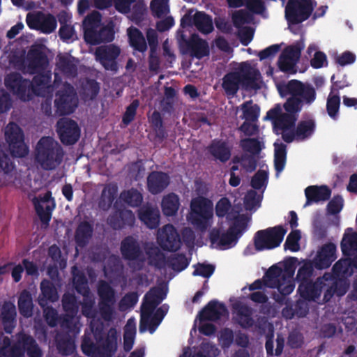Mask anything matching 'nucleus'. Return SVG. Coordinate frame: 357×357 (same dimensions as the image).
<instances>
[{"label": "nucleus", "mask_w": 357, "mask_h": 357, "mask_svg": "<svg viewBox=\"0 0 357 357\" xmlns=\"http://www.w3.org/2000/svg\"><path fill=\"white\" fill-rule=\"evenodd\" d=\"M277 89L281 97H290L283 105L275 104L269 109L264 120L271 121L274 132L277 135L281 132L282 139L287 143L294 139L304 141L310 138L316 128L313 119L301 121L296 128L295 126L303 105H310L316 100L314 87L309 83L291 79L278 83Z\"/></svg>", "instance_id": "obj_1"}, {"label": "nucleus", "mask_w": 357, "mask_h": 357, "mask_svg": "<svg viewBox=\"0 0 357 357\" xmlns=\"http://www.w3.org/2000/svg\"><path fill=\"white\" fill-rule=\"evenodd\" d=\"M64 151L62 146L52 137H43L38 142L36 161L45 170H53L63 161Z\"/></svg>", "instance_id": "obj_2"}, {"label": "nucleus", "mask_w": 357, "mask_h": 357, "mask_svg": "<svg viewBox=\"0 0 357 357\" xmlns=\"http://www.w3.org/2000/svg\"><path fill=\"white\" fill-rule=\"evenodd\" d=\"M246 227L245 219L238 218L225 232H222L220 228L212 229L208 234L209 240L211 244H216L222 250L230 248L236 244Z\"/></svg>", "instance_id": "obj_3"}, {"label": "nucleus", "mask_w": 357, "mask_h": 357, "mask_svg": "<svg viewBox=\"0 0 357 357\" xmlns=\"http://www.w3.org/2000/svg\"><path fill=\"white\" fill-rule=\"evenodd\" d=\"M317 3L314 0H288L284 17L290 27L301 24L312 15Z\"/></svg>", "instance_id": "obj_4"}, {"label": "nucleus", "mask_w": 357, "mask_h": 357, "mask_svg": "<svg viewBox=\"0 0 357 357\" xmlns=\"http://www.w3.org/2000/svg\"><path fill=\"white\" fill-rule=\"evenodd\" d=\"M213 215V209L208 199L200 197L191 201L190 220L196 229L201 231H206Z\"/></svg>", "instance_id": "obj_5"}, {"label": "nucleus", "mask_w": 357, "mask_h": 357, "mask_svg": "<svg viewBox=\"0 0 357 357\" xmlns=\"http://www.w3.org/2000/svg\"><path fill=\"white\" fill-rule=\"evenodd\" d=\"M287 230L282 225L257 231L254 236L256 250H272L280 246Z\"/></svg>", "instance_id": "obj_6"}, {"label": "nucleus", "mask_w": 357, "mask_h": 357, "mask_svg": "<svg viewBox=\"0 0 357 357\" xmlns=\"http://www.w3.org/2000/svg\"><path fill=\"white\" fill-rule=\"evenodd\" d=\"M122 258L129 261V266L137 270L142 269L146 259L137 240L132 236H126L121 242Z\"/></svg>", "instance_id": "obj_7"}, {"label": "nucleus", "mask_w": 357, "mask_h": 357, "mask_svg": "<svg viewBox=\"0 0 357 357\" xmlns=\"http://www.w3.org/2000/svg\"><path fill=\"white\" fill-rule=\"evenodd\" d=\"M78 105V99L74 87L68 83L55 93L56 112L60 115H68L74 112Z\"/></svg>", "instance_id": "obj_8"}, {"label": "nucleus", "mask_w": 357, "mask_h": 357, "mask_svg": "<svg viewBox=\"0 0 357 357\" xmlns=\"http://www.w3.org/2000/svg\"><path fill=\"white\" fill-rule=\"evenodd\" d=\"M5 139L13 157L24 158L29 153V147L24 143L22 128L15 123H9L5 128Z\"/></svg>", "instance_id": "obj_9"}, {"label": "nucleus", "mask_w": 357, "mask_h": 357, "mask_svg": "<svg viewBox=\"0 0 357 357\" xmlns=\"http://www.w3.org/2000/svg\"><path fill=\"white\" fill-rule=\"evenodd\" d=\"M99 296L98 309L101 317L105 321H110L116 303V292L114 289L105 280H100L97 287Z\"/></svg>", "instance_id": "obj_10"}, {"label": "nucleus", "mask_w": 357, "mask_h": 357, "mask_svg": "<svg viewBox=\"0 0 357 357\" xmlns=\"http://www.w3.org/2000/svg\"><path fill=\"white\" fill-rule=\"evenodd\" d=\"M303 46L299 43L289 45L280 55L277 65L279 70L287 75L297 73L296 64L301 57Z\"/></svg>", "instance_id": "obj_11"}, {"label": "nucleus", "mask_w": 357, "mask_h": 357, "mask_svg": "<svg viewBox=\"0 0 357 357\" xmlns=\"http://www.w3.org/2000/svg\"><path fill=\"white\" fill-rule=\"evenodd\" d=\"M26 23L31 29L40 31L46 34L54 31L57 26L56 19L53 15L41 11L28 13Z\"/></svg>", "instance_id": "obj_12"}, {"label": "nucleus", "mask_w": 357, "mask_h": 357, "mask_svg": "<svg viewBox=\"0 0 357 357\" xmlns=\"http://www.w3.org/2000/svg\"><path fill=\"white\" fill-rule=\"evenodd\" d=\"M61 142L66 146L75 144L79 139L81 130L77 123L69 118H61L56 125Z\"/></svg>", "instance_id": "obj_13"}, {"label": "nucleus", "mask_w": 357, "mask_h": 357, "mask_svg": "<svg viewBox=\"0 0 357 357\" xmlns=\"http://www.w3.org/2000/svg\"><path fill=\"white\" fill-rule=\"evenodd\" d=\"M181 50L183 54L201 59L210 54L209 46L206 40L193 33L188 39H183L181 43Z\"/></svg>", "instance_id": "obj_14"}, {"label": "nucleus", "mask_w": 357, "mask_h": 357, "mask_svg": "<svg viewBox=\"0 0 357 357\" xmlns=\"http://www.w3.org/2000/svg\"><path fill=\"white\" fill-rule=\"evenodd\" d=\"M120 53L121 50L118 46L109 44L97 47L95 56L105 70L116 72L119 68L116 59Z\"/></svg>", "instance_id": "obj_15"}, {"label": "nucleus", "mask_w": 357, "mask_h": 357, "mask_svg": "<svg viewBox=\"0 0 357 357\" xmlns=\"http://www.w3.org/2000/svg\"><path fill=\"white\" fill-rule=\"evenodd\" d=\"M157 241L165 251L176 252L181 246V240L176 229L171 224L165 225L158 231Z\"/></svg>", "instance_id": "obj_16"}, {"label": "nucleus", "mask_w": 357, "mask_h": 357, "mask_svg": "<svg viewBox=\"0 0 357 357\" xmlns=\"http://www.w3.org/2000/svg\"><path fill=\"white\" fill-rule=\"evenodd\" d=\"M331 277L330 273H325L322 277L317 278L314 282L310 280L305 283H300L297 290L300 296L308 301L319 298L326 286L325 281L331 280Z\"/></svg>", "instance_id": "obj_17"}, {"label": "nucleus", "mask_w": 357, "mask_h": 357, "mask_svg": "<svg viewBox=\"0 0 357 357\" xmlns=\"http://www.w3.org/2000/svg\"><path fill=\"white\" fill-rule=\"evenodd\" d=\"M4 84L8 90L22 100H26L27 91L31 86L30 80L24 78L20 73L17 72L8 74L5 77Z\"/></svg>", "instance_id": "obj_18"}, {"label": "nucleus", "mask_w": 357, "mask_h": 357, "mask_svg": "<svg viewBox=\"0 0 357 357\" xmlns=\"http://www.w3.org/2000/svg\"><path fill=\"white\" fill-rule=\"evenodd\" d=\"M136 221L135 213L126 208L115 209L107 218V224L114 230L132 228Z\"/></svg>", "instance_id": "obj_19"}, {"label": "nucleus", "mask_w": 357, "mask_h": 357, "mask_svg": "<svg viewBox=\"0 0 357 357\" xmlns=\"http://www.w3.org/2000/svg\"><path fill=\"white\" fill-rule=\"evenodd\" d=\"M241 86L245 89H258L260 88L258 81L261 78L260 71L248 61L242 62L236 70Z\"/></svg>", "instance_id": "obj_20"}, {"label": "nucleus", "mask_w": 357, "mask_h": 357, "mask_svg": "<svg viewBox=\"0 0 357 357\" xmlns=\"http://www.w3.org/2000/svg\"><path fill=\"white\" fill-rule=\"evenodd\" d=\"M226 313H227V310L224 303H219L216 300H212L199 311L197 318L200 322L205 321H215Z\"/></svg>", "instance_id": "obj_21"}, {"label": "nucleus", "mask_w": 357, "mask_h": 357, "mask_svg": "<svg viewBox=\"0 0 357 357\" xmlns=\"http://www.w3.org/2000/svg\"><path fill=\"white\" fill-rule=\"evenodd\" d=\"M335 259L336 245L333 243H328L321 248L312 263L314 268L322 270L330 267Z\"/></svg>", "instance_id": "obj_22"}, {"label": "nucleus", "mask_w": 357, "mask_h": 357, "mask_svg": "<svg viewBox=\"0 0 357 357\" xmlns=\"http://www.w3.org/2000/svg\"><path fill=\"white\" fill-rule=\"evenodd\" d=\"M17 311L15 304L5 301L0 308V319L3 330L7 334H11L16 326Z\"/></svg>", "instance_id": "obj_23"}, {"label": "nucleus", "mask_w": 357, "mask_h": 357, "mask_svg": "<svg viewBox=\"0 0 357 357\" xmlns=\"http://www.w3.org/2000/svg\"><path fill=\"white\" fill-rule=\"evenodd\" d=\"M139 220L149 229H156L160 224V213L159 209L151 204H146L137 211Z\"/></svg>", "instance_id": "obj_24"}, {"label": "nucleus", "mask_w": 357, "mask_h": 357, "mask_svg": "<svg viewBox=\"0 0 357 357\" xmlns=\"http://www.w3.org/2000/svg\"><path fill=\"white\" fill-rule=\"evenodd\" d=\"M28 68L35 73L43 70L48 63V59L40 45L32 46L27 54Z\"/></svg>", "instance_id": "obj_25"}, {"label": "nucleus", "mask_w": 357, "mask_h": 357, "mask_svg": "<svg viewBox=\"0 0 357 357\" xmlns=\"http://www.w3.org/2000/svg\"><path fill=\"white\" fill-rule=\"evenodd\" d=\"M170 178L167 173L151 172L147 176V188L152 195L161 193L169 184Z\"/></svg>", "instance_id": "obj_26"}, {"label": "nucleus", "mask_w": 357, "mask_h": 357, "mask_svg": "<svg viewBox=\"0 0 357 357\" xmlns=\"http://www.w3.org/2000/svg\"><path fill=\"white\" fill-rule=\"evenodd\" d=\"M305 195L306 202L304 206H307L328 200L331 196V190L326 185H310L305 189Z\"/></svg>", "instance_id": "obj_27"}, {"label": "nucleus", "mask_w": 357, "mask_h": 357, "mask_svg": "<svg viewBox=\"0 0 357 357\" xmlns=\"http://www.w3.org/2000/svg\"><path fill=\"white\" fill-rule=\"evenodd\" d=\"M0 357H24L21 331L16 334V342L11 344V340L6 337L3 347L0 349Z\"/></svg>", "instance_id": "obj_28"}, {"label": "nucleus", "mask_w": 357, "mask_h": 357, "mask_svg": "<svg viewBox=\"0 0 357 357\" xmlns=\"http://www.w3.org/2000/svg\"><path fill=\"white\" fill-rule=\"evenodd\" d=\"M166 297V294L162 289L159 287H153L146 293L141 308L144 309L149 312H153L156 307Z\"/></svg>", "instance_id": "obj_29"}, {"label": "nucleus", "mask_w": 357, "mask_h": 357, "mask_svg": "<svg viewBox=\"0 0 357 357\" xmlns=\"http://www.w3.org/2000/svg\"><path fill=\"white\" fill-rule=\"evenodd\" d=\"M93 232V227L89 222H81L76 228L75 233L76 245L81 248L86 247L92 238Z\"/></svg>", "instance_id": "obj_30"}, {"label": "nucleus", "mask_w": 357, "mask_h": 357, "mask_svg": "<svg viewBox=\"0 0 357 357\" xmlns=\"http://www.w3.org/2000/svg\"><path fill=\"white\" fill-rule=\"evenodd\" d=\"M40 291L38 304L43 307L47 305L48 301L54 303L59 298L56 289L49 280L44 279L41 281Z\"/></svg>", "instance_id": "obj_31"}, {"label": "nucleus", "mask_w": 357, "mask_h": 357, "mask_svg": "<svg viewBox=\"0 0 357 357\" xmlns=\"http://www.w3.org/2000/svg\"><path fill=\"white\" fill-rule=\"evenodd\" d=\"M241 85V82L236 70L227 73L222 78V87L228 96H235Z\"/></svg>", "instance_id": "obj_32"}, {"label": "nucleus", "mask_w": 357, "mask_h": 357, "mask_svg": "<svg viewBox=\"0 0 357 357\" xmlns=\"http://www.w3.org/2000/svg\"><path fill=\"white\" fill-rule=\"evenodd\" d=\"M114 38V31L112 26L99 27L86 42L92 45L102 43L112 42Z\"/></svg>", "instance_id": "obj_33"}, {"label": "nucleus", "mask_w": 357, "mask_h": 357, "mask_svg": "<svg viewBox=\"0 0 357 357\" xmlns=\"http://www.w3.org/2000/svg\"><path fill=\"white\" fill-rule=\"evenodd\" d=\"M57 68L66 76L75 77L77 75V66L72 56L59 55L57 56Z\"/></svg>", "instance_id": "obj_34"}, {"label": "nucleus", "mask_w": 357, "mask_h": 357, "mask_svg": "<svg viewBox=\"0 0 357 357\" xmlns=\"http://www.w3.org/2000/svg\"><path fill=\"white\" fill-rule=\"evenodd\" d=\"M20 314L25 317L30 318L33 314V303L31 294L26 289H24L20 294L17 301Z\"/></svg>", "instance_id": "obj_35"}, {"label": "nucleus", "mask_w": 357, "mask_h": 357, "mask_svg": "<svg viewBox=\"0 0 357 357\" xmlns=\"http://www.w3.org/2000/svg\"><path fill=\"white\" fill-rule=\"evenodd\" d=\"M274 331L273 329L271 328L268 333L266 335V342H265V349L266 351V354L268 356H272L273 355L276 356H280L284 349V338L282 336V335L278 334L276 338V349L274 352Z\"/></svg>", "instance_id": "obj_36"}, {"label": "nucleus", "mask_w": 357, "mask_h": 357, "mask_svg": "<svg viewBox=\"0 0 357 357\" xmlns=\"http://www.w3.org/2000/svg\"><path fill=\"white\" fill-rule=\"evenodd\" d=\"M287 275V274L283 272L280 267L277 265H273L268 269L264 276L265 279V286L275 289L281 280L285 281Z\"/></svg>", "instance_id": "obj_37"}, {"label": "nucleus", "mask_w": 357, "mask_h": 357, "mask_svg": "<svg viewBox=\"0 0 357 357\" xmlns=\"http://www.w3.org/2000/svg\"><path fill=\"white\" fill-rule=\"evenodd\" d=\"M101 15L97 11L88 15L83 20L84 38L86 41L100 25Z\"/></svg>", "instance_id": "obj_38"}, {"label": "nucleus", "mask_w": 357, "mask_h": 357, "mask_svg": "<svg viewBox=\"0 0 357 357\" xmlns=\"http://www.w3.org/2000/svg\"><path fill=\"white\" fill-rule=\"evenodd\" d=\"M130 45L136 51L144 53L147 50V44L142 31L136 27L128 29Z\"/></svg>", "instance_id": "obj_39"}, {"label": "nucleus", "mask_w": 357, "mask_h": 357, "mask_svg": "<svg viewBox=\"0 0 357 357\" xmlns=\"http://www.w3.org/2000/svg\"><path fill=\"white\" fill-rule=\"evenodd\" d=\"M210 153L217 160L225 162L231 157V150L227 143L222 140L213 141L208 146Z\"/></svg>", "instance_id": "obj_40"}, {"label": "nucleus", "mask_w": 357, "mask_h": 357, "mask_svg": "<svg viewBox=\"0 0 357 357\" xmlns=\"http://www.w3.org/2000/svg\"><path fill=\"white\" fill-rule=\"evenodd\" d=\"M21 333L24 354L26 353L29 357H43V351L36 340L24 331H21Z\"/></svg>", "instance_id": "obj_41"}, {"label": "nucleus", "mask_w": 357, "mask_h": 357, "mask_svg": "<svg viewBox=\"0 0 357 357\" xmlns=\"http://www.w3.org/2000/svg\"><path fill=\"white\" fill-rule=\"evenodd\" d=\"M193 24L199 32L204 34L210 33L214 29L211 17L204 12H197L194 15Z\"/></svg>", "instance_id": "obj_42"}, {"label": "nucleus", "mask_w": 357, "mask_h": 357, "mask_svg": "<svg viewBox=\"0 0 357 357\" xmlns=\"http://www.w3.org/2000/svg\"><path fill=\"white\" fill-rule=\"evenodd\" d=\"M149 122L155 133V137L160 142H162L167 138V133L163 124V119L158 111L155 110L151 115L149 116Z\"/></svg>", "instance_id": "obj_43"}, {"label": "nucleus", "mask_w": 357, "mask_h": 357, "mask_svg": "<svg viewBox=\"0 0 357 357\" xmlns=\"http://www.w3.org/2000/svg\"><path fill=\"white\" fill-rule=\"evenodd\" d=\"M119 198L124 204L133 208L140 206L143 202L142 194L134 188L123 190Z\"/></svg>", "instance_id": "obj_44"}, {"label": "nucleus", "mask_w": 357, "mask_h": 357, "mask_svg": "<svg viewBox=\"0 0 357 357\" xmlns=\"http://www.w3.org/2000/svg\"><path fill=\"white\" fill-rule=\"evenodd\" d=\"M180 205L179 198L175 193H169L162 198L161 206L163 213L166 216L174 215Z\"/></svg>", "instance_id": "obj_45"}, {"label": "nucleus", "mask_w": 357, "mask_h": 357, "mask_svg": "<svg viewBox=\"0 0 357 357\" xmlns=\"http://www.w3.org/2000/svg\"><path fill=\"white\" fill-rule=\"evenodd\" d=\"M253 310L248 305H242L238 310V324L243 329H249L255 326V320L252 317Z\"/></svg>", "instance_id": "obj_46"}, {"label": "nucleus", "mask_w": 357, "mask_h": 357, "mask_svg": "<svg viewBox=\"0 0 357 357\" xmlns=\"http://www.w3.org/2000/svg\"><path fill=\"white\" fill-rule=\"evenodd\" d=\"M117 188L115 186L107 185L102 191L98 206L102 211H107L112 206L116 197Z\"/></svg>", "instance_id": "obj_47"}, {"label": "nucleus", "mask_w": 357, "mask_h": 357, "mask_svg": "<svg viewBox=\"0 0 357 357\" xmlns=\"http://www.w3.org/2000/svg\"><path fill=\"white\" fill-rule=\"evenodd\" d=\"M82 94L85 100H93L100 90V84L96 79H86L82 85Z\"/></svg>", "instance_id": "obj_48"}, {"label": "nucleus", "mask_w": 357, "mask_h": 357, "mask_svg": "<svg viewBox=\"0 0 357 357\" xmlns=\"http://www.w3.org/2000/svg\"><path fill=\"white\" fill-rule=\"evenodd\" d=\"M274 167L278 175L283 171L287 160V146L282 143L275 144Z\"/></svg>", "instance_id": "obj_49"}, {"label": "nucleus", "mask_w": 357, "mask_h": 357, "mask_svg": "<svg viewBox=\"0 0 357 357\" xmlns=\"http://www.w3.org/2000/svg\"><path fill=\"white\" fill-rule=\"evenodd\" d=\"M62 306L67 316L73 318L77 313L79 306L76 296L70 293H65L62 297Z\"/></svg>", "instance_id": "obj_50"}, {"label": "nucleus", "mask_w": 357, "mask_h": 357, "mask_svg": "<svg viewBox=\"0 0 357 357\" xmlns=\"http://www.w3.org/2000/svg\"><path fill=\"white\" fill-rule=\"evenodd\" d=\"M146 253L150 266H153L158 269H162L167 264L165 255L158 248H151Z\"/></svg>", "instance_id": "obj_51"}, {"label": "nucleus", "mask_w": 357, "mask_h": 357, "mask_svg": "<svg viewBox=\"0 0 357 357\" xmlns=\"http://www.w3.org/2000/svg\"><path fill=\"white\" fill-rule=\"evenodd\" d=\"M241 109L243 115L241 118L247 121L254 122L259 116V107L257 104L252 105V100L243 102L241 105Z\"/></svg>", "instance_id": "obj_52"}, {"label": "nucleus", "mask_w": 357, "mask_h": 357, "mask_svg": "<svg viewBox=\"0 0 357 357\" xmlns=\"http://www.w3.org/2000/svg\"><path fill=\"white\" fill-rule=\"evenodd\" d=\"M351 268V262L347 259H341L338 260L333 266V274H331V280L332 278H345L349 273Z\"/></svg>", "instance_id": "obj_53"}, {"label": "nucleus", "mask_w": 357, "mask_h": 357, "mask_svg": "<svg viewBox=\"0 0 357 357\" xmlns=\"http://www.w3.org/2000/svg\"><path fill=\"white\" fill-rule=\"evenodd\" d=\"M190 264L185 254H175L169 257L167 264L175 271H182Z\"/></svg>", "instance_id": "obj_54"}, {"label": "nucleus", "mask_w": 357, "mask_h": 357, "mask_svg": "<svg viewBox=\"0 0 357 357\" xmlns=\"http://www.w3.org/2000/svg\"><path fill=\"white\" fill-rule=\"evenodd\" d=\"M340 106V97L338 94L328 96L326 101V111L328 116L333 120L339 117V109Z\"/></svg>", "instance_id": "obj_55"}, {"label": "nucleus", "mask_w": 357, "mask_h": 357, "mask_svg": "<svg viewBox=\"0 0 357 357\" xmlns=\"http://www.w3.org/2000/svg\"><path fill=\"white\" fill-rule=\"evenodd\" d=\"M240 146L244 151L255 155H258L262 149L261 142L257 138L243 139L240 141Z\"/></svg>", "instance_id": "obj_56"}, {"label": "nucleus", "mask_w": 357, "mask_h": 357, "mask_svg": "<svg viewBox=\"0 0 357 357\" xmlns=\"http://www.w3.org/2000/svg\"><path fill=\"white\" fill-rule=\"evenodd\" d=\"M340 247L344 256H351L354 251L357 250V235L354 234L347 237L344 236Z\"/></svg>", "instance_id": "obj_57"}, {"label": "nucleus", "mask_w": 357, "mask_h": 357, "mask_svg": "<svg viewBox=\"0 0 357 357\" xmlns=\"http://www.w3.org/2000/svg\"><path fill=\"white\" fill-rule=\"evenodd\" d=\"M56 347L60 354L64 356L72 354L75 351V344L68 336L59 337L56 339Z\"/></svg>", "instance_id": "obj_58"}, {"label": "nucleus", "mask_w": 357, "mask_h": 357, "mask_svg": "<svg viewBox=\"0 0 357 357\" xmlns=\"http://www.w3.org/2000/svg\"><path fill=\"white\" fill-rule=\"evenodd\" d=\"M314 267L312 262L307 261L298 268L296 279L299 284L312 280L311 277L313 274Z\"/></svg>", "instance_id": "obj_59"}, {"label": "nucleus", "mask_w": 357, "mask_h": 357, "mask_svg": "<svg viewBox=\"0 0 357 357\" xmlns=\"http://www.w3.org/2000/svg\"><path fill=\"white\" fill-rule=\"evenodd\" d=\"M150 9L153 16L160 18L169 11L168 0H152Z\"/></svg>", "instance_id": "obj_60"}, {"label": "nucleus", "mask_w": 357, "mask_h": 357, "mask_svg": "<svg viewBox=\"0 0 357 357\" xmlns=\"http://www.w3.org/2000/svg\"><path fill=\"white\" fill-rule=\"evenodd\" d=\"M301 237L299 230H292L286 238L284 249L289 250L291 252H298L300 250L299 241Z\"/></svg>", "instance_id": "obj_61"}, {"label": "nucleus", "mask_w": 357, "mask_h": 357, "mask_svg": "<svg viewBox=\"0 0 357 357\" xmlns=\"http://www.w3.org/2000/svg\"><path fill=\"white\" fill-rule=\"evenodd\" d=\"M104 351L110 356L113 355L117 349V333L114 328L109 330L108 335L103 344Z\"/></svg>", "instance_id": "obj_62"}, {"label": "nucleus", "mask_w": 357, "mask_h": 357, "mask_svg": "<svg viewBox=\"0 0 357 357\" xmlns=\"http://www.w3.org/2000/svg\"><path fill=\"white\" fill-rule=\"evenodd\" d=\"M136 334V328L135 326L130 327L126 324L123 334V349L126 352H129L133 347L135 337Z\"/></svg>", "instance_id": "obj_63"}, {"label": "nucleus", "mask_w": 357, "mask_h": 357, "mask_svg": "<svg viewBox=\"0 0 357 357\" xmlns=\"http://www.w3.org/2000/svg\"><path fill=\"white\" fill-rule=\"evenodd\" d=\"M268 174L265 170L259 169L252 177L250 185L255 190H260L268 183Z\"/></svg>", "instance_id": "obj_64"}]
</instances>
